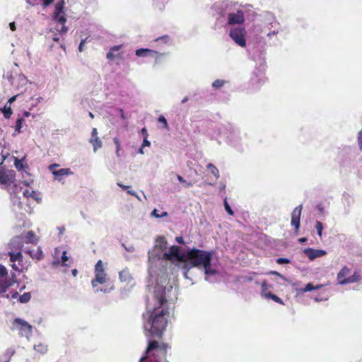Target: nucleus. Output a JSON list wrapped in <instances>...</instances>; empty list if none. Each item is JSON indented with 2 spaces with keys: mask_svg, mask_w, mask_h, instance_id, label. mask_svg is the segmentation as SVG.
I'll return each mask as SVG.
<instances>
[{
  "mask_svg": "<svg viewBox=\"0 0 362 362\" xmlns=\"http://www.w3.org/2000/svg\"><path fill=\"white\" fill-rule=\"evenodd\" d=\"M129 194L135 196L139 200H141L140 197L137 195L136 192L134 190H127Z\"/></svg>",
  "mask_w": 362,
  "mask_h": 362,
  "instance_id": "56",
  "label": "nucleus"
},
{
  "mask_svg": "<svg viewBox=\"0 0 362 362\" xmlns=\"http://www.w3.org/2000/svg\"><path fill=\"white\" fill-rule=\"evenodd\" d=\"M315 228L317 230V233L319 237L322 238V230L324 228L322 223L319 221H316Z\"/></svg>",
  "mask_w": 362,
  "mask_h": 362,
  "instance_id": "30",
  "label": "nucleus"
},
{
  "mask_svg": "<svg viewBox=\"0 0 362 362\" xmlns=\"http://www.w3.org/2000/svg\"><path fill=\"white\" fill-rule=\"evenodd\" d=\"M206 168H207L208 170H209L211 171V173L216 177V178H218L219 177L218 170L217 169V168L214 165H213L212 163H209L206 165Z\"/></svg>",
  "mask_w": 362,
  "mask_h": 362,
  "instance_id": "29",
  "label": "nucleus"
},
{
  "mask_svg": "<svg viewBox=\"0 0 362 362\" xmlns=\"http://www.w3.org/2000/svg\"><path fill=\"white\" fill-rule=\"evenodd\" d=\"M2 161L0 163V185L6 187L11 185L15 180L16 173L13 170H6L3 166L6 157L1 154Z\"/></svg>",
  "mask_w": 362,
  "mask_h": 362,
  "instance_id": "5",
  "label": "nucleus"
},
{
  "mask_svg": "<svg viewBox=\"0 0 362 362\" xmlns=\"http://www.w3.org/2000/svg\"><path fill=\"white\" fill-rule=\"evenodd\" d=\"M107 274L103 272H95V278L91 281V284L93 288L98 286V284H103L107 282Z\"/></svg>",
  "mask_w": 362,
  "mask_h": 362,
  "instance_id": "15",
  "label": "nucleus"
},
{
  "mask_svg": "<svg viewBox=\"0 0 362 362\" xmlns=\"http://www.w3.org/2000/svg\"><path fill=\"white\" fill-rule=\"evenodd\" d=\"M276 262L278 264H288L291 262V260L288 258H283V257H281V258H278L276 259Z\"/></svg>",
  "mask_w": 362,
  "mask_h": 362,
  "instance_id": "46",
  "label": "nucleus"
},
{
  "mask_svg": "<svg viewBox=\"0 0 362 362\" xmlns=\"http://www.w3.org/2000/svg\"><path fill=\"white\" fill-rule=\"evenodd\" d=\"M259 60V67L254 70L251 76V81L252 84L257 85V87H258V85L263 81L264 71L265 70V65L263 62V59L261 58Z\"/></svg>",
  "mask_w": 362,
  "mask_h": 362,
  "instance_id": "8",
  "label": "nucleus"
},
{
  "mask_svg": "<svg viewBox=\"0 0 362 362\" xmlns=\"http://www.w3.org/2000/svg\"><path fill=\"white\" fill-rule=\"evenodd\" d=\"M358 144L359 148L362 150V129L358 132Z\"/></svg>",
  "mask_w": 362,
  "mask_h": 362,
  "instance_id": "48",
  "label": "nucleus"
},
{
  "mask_svg": "<svg viewBox=\"0 0 362 362\" xmlns=\"http://www.w3.org/2000/svg\"><path fill=\"white\" fill-rule=\"evenodd\" d=\"M303 206L298 205L296 206L291 214V226L295 228V230L297 232L300 228V218L301 215Z\"/></svg>",
  "mask_w": 362,
  "mask_h": 362,
  "instance_id": "14",
  "label": "nucleus"
},
{
  "mask_svg": "<svg viewBox=\"0 0 362 362\" xmlns=\"http://www.w3.org/2000/svg\"><path fill=\"white\" fill-rule=\"evenodd\" d=\"M23 118L20 117L16 120V126H15V132L13 133V136H16L17 134L21 132V128L23 125Z\"/></svg>",
  "mask_w": 362,
  "mask_h": 362,
  "instance_id": "27",
  "label": "nucleus"
},
{
  "mask_svg": "<svg viewBox=\"0 0 362 362\" xmlns=\"http://www.w3.org/2000/svg\"><path fill=\"white\" fill-rule=\"evenodd\" d=\"M18 95H13V97H11V98H9V100L6 103L7 105L11 106V104L13 103L16 100V98L18 97Z\"/></svg>",
  "mask_w": 362,
  "mask_h": 362,
  "instance_id": "53",
  "label": "nucleus"
},
{
  "mask_svg": "<svg viewBox=\"0 0 362 362\" xmlns=\"http://www.w3.org/2000/svg\"><path fill=\"white\" fill-rule=\"evenodd\" d=\"M13 354H14V351H13V350L11 349H8V350L6 351V354H5V356H6V359L5 361H1L0 360V362H8V361H9V360H10L11 356Z\"/></svg>",
  "mask_w": 362,
  "mask_h": 362,
  "instance_id": "43",
  "label": "nucleus"
},
{
  "mask_svg": "<svg viewBox=\"0 0 362 362\" xmlns=\"http://www.w3.org/2000/svg\"><path fill=\"white\" fill-rule=\"evenodd\" d=\"M64 5V0H60V1L57 2L55 5V11L53 15V19L57 23H65L66 21L65 16L63 15Z\"/></svg>",
  "mask_w": 362,
  "mask_h": 362,
  "instance_id": "10",
  "label": "nucleus"
},
{
  "mask_svg": "<svg viewBox=\"0 0 362 362\" xmlns=\"http://www.w3.org/2000/svg\"><path fill=\"white\" fill-rule=\"evenodd\" d=\"M167 241L163 236L158 237L156 245L148 251L149 283L147 287L153 290L155 305L146 301V313L143 315L144 328L147 337L160 338L165 329L168 314L165 303L173 300L170 293L173 286L168 278V266L182 258L180 248L171 246L167 251Z\"/></svg>",
  "mask_w": 362,
  "mask_h": 362,
  "instance_id": "1",
  "label": "nucleus"
},
{
  "mask_svg": "<svg viewBox=\"0 0 362 362\" xmlns=\"http://www.w3.org/2000/svg\"><path fill=\"white\" fill-rule=\"evenodd\" d=\"M57 165L54 164L49 166V170L54 176V179L61 181L64 176H68L73 174L70 168H61L59 170H53Z\"/></svg>",
  "mask_w": 362,
  "mask_h": 362,
  "instance_id": "11",
  "label": "nucleus"
},
{
  "mask_svg": "<svg viewBox=\"0 0 362 362\" xmlns=\"http://www.w3.org/2000/svg\"><path fill=\"white\" fill-rule=\"evenodd\" d=\"M90 143L93 144V151L95 152L102 146V142L98 137H95V139H90Z\"/></svg>",
  "mask_w": 362,
  "mask_h": 362,
  "instance_id": "24",
  "label": "nucleus"
},
{
  "mask_svg": "<svg viewBox=\"0 0 362 362\" xmlns=\"http://www.w3.org/2000/svg\"><path fill=\"white\" fill-rule=\"evenodd\" d=\"M224 207L228 214H230V215L234 214V212L232 210L231 207L230 206L229 204L228 203L226 199H225V200H224Z\"/></svg>",
  "mask_w": 362,
  "mask_h": 362,
  "instance_id": "42",
  "label": "nucleus"
},
{
  "mask_svg": "<svg viewBox=\"0 0 362 362\" xmlns=\"http://www.w3.org/2000/svg\"><path fill=\"white\" fill-rule=\"evenodd\" d=\"M23 194L24 197L26 198H33V199L36 200L37 202H40L41 201V198L38 197L37 194L34 190H30L28 189H25L23 192Z\"/></svg>",
  "mask_w": 362,
  "mask_h": 362,
  "instance_id": "20",
  "label": "nucleus"
},
{
  "mask_svg": "<svg viewBox=\"0 0 362 362\" xmlns=\"http://www.w3.org/2000/svg\"><path fill=\"white\" fill-rule=\"evenodd\" d=\"M107 58L108 59H112L115 58V52H112L111 49L109 50V52L107 53Z\"/></svg>",
  "mask_w": 362,
  "mask_h": 362,
  "instance_id": "52",
  "label": "nucleus"
},
{
  "mask_svg": "<svg viewBox=\"0 0 362 362\" xmlns=\"http://www.w3.org/2000/svg\"><path fill=\"white\" fill-rule=\"evenodd\" d=\"M31 298V294L29 292L24 293L23 295L19 296L18 301L22 303H26L30 301Z\"/></svg>",
  "mask_w": 362,
  "mask_h": 362,
  "instance_id": "28",
  "label": "nucleus"
},
{
  "mask_svg": "<svg viewBox=\"0 0 362 362\" xmlns=\"http://www.w3.org/2000/svg\"><path fill=\"white\" fill-rule=\"evenodd\" d=\"M105 272L103 269V262L101 260H98L95 266V272Z\"/></svg>",
  "mask_w": 362,
  "mask_h": 362,
  "instance_id": "39",
  "label": "nucleus"
},
{
  "mask_svg": "<svg viewBox=\"0 0 362 362\" xmlns=\"http://www.w3.org/2000/svg\"><path fill=\"white\" fill-rule=\"evenodd\" d=\"M280 23L276 17L272 13H267L265 16L264 28L259 33H265L268 37L276 35L279 33Z\"/></svg>",
  "mask_w": 362,
  "mask_h": 362,
  "instance_id": "3",
  "label": "nucleus"
},
{
  "mask_svg": "<svg viewBox=\"0 0 362 362\" xmlns=\"http://www.w3.org/2000/svg\"><path fill=\"white\" fill-rule=\"evenodd\" d=\"M122 246L124 247V249L129 252H133L135 250V248L134 245H125L124 243L122 244Z\"/></svg>",
  "mask_w": 362,
  "mask_h": 362,
  "instance_id": "49",
  "label": "nucleus"
},
{
  "mask_svg": "<svg viewBox=\"0 0 362 362\" xmlns=\"http://www.w3.org/2000/svg\"><path fill=\"white\" fill-rule=\"evenodd\" d=\"M151 215L155 216V217H156V218H161V217L167 216H168V213L166 211H163V212H161V214H159L158 210L155 209L152 211Z\"/></svg>",
  "mask_w": 362,
  "mask_h": 362,
  "instance_id": "37",
  "label": "nucleus"
},
{
  "mask_svg": "<svg viewBox=\"0 0 362 362\" xmlns=\"http://www.w3.org/2000/svg\"><path fill=\"white\" fill-rule=\"evenodd\" d=\"M117 185H118L119 187H121L122 189H128V188H129V187H128V186H127V185H124L123 184H122V183H120V182H118V183H117Z\"/></svg>",
  "mask_w": 362,
  "mask_h": 362,
  "instance_id": "64",
  "label": "nucleus"
},
{
  "mask_svg": "<svg viewBox=\"0 0 362 362\" xmlns=\"http://www.w3.org/2000/svg\"><path fill=\"white\" fill-rule=\"evenodd\" d=\"M54 0H43V6L44 7H47L49 6L52 3H53Z\"/></svg>",
  "mask_w": 362,
  "mask_h": 362,
  "instance_id": "57",
  "label": "nucleus"
},
{
  "mask_svg": "<svg viewBox=\"0 0 362 362\" xmlns=\"http://www.w3.org/2000/svg\"><path fill=\"white\" fill-rule=\"evenodd\" d=\"M224 83H225V81L217 79L213 82L212 86L214 88H220L224 85Z\"/></svg>",
  "mask_w": 362,
  "mask_h": 362,
  "instance_id": "38",
  "label": "nucleus"
},
{
  "mask_svg": "<svg viewBox=\"0 0 362 362\" xmlns=\"http://www.w3.org/2000/svg\"><path fill=\"white\" fill-rule=\"evenodd\" d=\"M23 234L13 237L8 244L10 250L15 252H22L24 245Z\"/></svg>",
  "mask_w": 362,
  "mask_h": 362,
  "instance_id": "9",
  "label": "nucleus"
},
{
  "mask_svg": "<svg viewBox=\"0 0 362 362\" xmlns=\"http://www.w3.org/2000/svg\"><path fill=\"white\" fill-rule=\"evenodd\" d=\"M13 284V280L8 277L6 268L0 264V294L4 293Z\"/></svg>",
  "mask_w": 362,
  "mask_h": 362,
  "instance_id": "7",
  "label": "nucleus"
},
{
  "mask_svg": "<svg viewBox=\"0 0 362 362\" xmlns=\"http://www.w3.org/2000/svg\"><path fill=\"white\" fill-rule=\"evenodd\" d=\"M11 329L13 331H18L21 337H25L27 339L32 335L33 326L21 318H15Z\"/></svg>",
  "mask_w": 362,
  "mask_h": 362,
  "instance_id": "4",
  "label": "nucleus"
},
{
  "mask_svg": "<svg viewBox=\"0 0 362 362\" xmlns=\"http://www.w3.org/2000/svg\"><path fill=\"white\" fill-rule=\"evenodd\" d=\"M141 134L144 136V137H147L148 136V133H147V130L146 128H143L141 131Z\"/></svg>",
  "mask_w": 362,
  "mask_h": 362,
  "instance_id": "62",
  "label": "nucleus"
},
{
  "mask_svg": "<svg viewBox=\"0 0 362 362\" xmlns=\"http://www.w3.org/2000/svg\"><path fill=\"white\" fill-rule=\"evenodd\" d=\"M14 159H15L14 165H15L16 168L18 170H22L24 168V165L23 164L24 158L18 159L17 158H14Z\"/></svg>",
  "mask_w": 362,
  "mask_h": 362,
  "instance_id": "34",
  "label": "nucleus"
},
{
  "mask_svg": "<svg viewBox=\"0 0 362 362\" xmlns=\"http://www.w3.org/2000/svg\"><path fill=\"white\" fill-rule=\"evenodd\" d=\"M113 142L116 146V151H115V153H116V156L117 157H120L121 155H120V142H119V140L118 138L117 137H115L113 138Z\"/></svg>",
  "mask_w": 362,
  "mask_h": 362,
  "instance_id": "33",
  "label": "nucleus"
},
{
  "mask_svg": "<svg viewBox=\"0 0 362 362\" xmlns=\"http://www.w3.org/2000/svg\"><path fill=\"white\" fill-rule=\"evenodd\" d=\"M42 0H26V2L30 5L35 6L40 4Z\"/></svg>",
  "mask_w": 362,
  "mask_h": 362,
  "instance_id": "51",
  "label": "nucleus"
},
{
  "mask_svg": "<svg viewBox=\"0 0 362 362\" xmlns=\"http://www.w3.org/2000/svg\"><path fill=\"white\" fill-rule=\"evenodd\" d=\"M267 298L272 299L274 302L278 303L279 304H284L283 300L279 297L273 294L272 293L267 294Z\"/></svg>",
  "mask_w": 362,
  "mask_h": 362,
  "instance_id": "36",
  "label": "nucleus"
},
{
  "mask_svg": "<svg viewBox=\"0 0 362 362\" xmlns=\"http://www.w3.org/2000/svg\"><path fill=\"white\" fill-rule=\"evenodd\" d=\"M24 236V243H33L34 242L35 233L30 230L26 234H23Z\"/></svg>",
  "mask_w": 362,
  "mask_h": 362,
  "instance_id": "23",
  "label": "nucleus"
},
{
  "mask_svg": "<svg viewBox=\"0 0 362 362\" xmlns=\"http://www.w3.org/2000/svg\"><path fill=\"white\" fill-rule=\"evenodd\" d=\"M65 23H57V25L56 26V30L58 31L60 34H63L67 32V28L64 25Z\"/></svg>",
  "mask_w": 362,
  "mask_h": 362,
  "instance_id": "31",
  "label": "nucleus"
},
{
  "mask_svg": "<svg viewBox=\"0 0 362 362\" xmlns=\"http://www.w3.org/2000/svg\"><path fill=\"white\" fill-rule=\"evenodd\" d=\"M34 349L36 350L37 352L44 354L47 351V346L42 344H39L37 345L34 346Z\"/></svg>",
  "mask_w": 362,
  "mask_h": 362,
  "instance_id": "35",
  "label": "nucleus"
},
{
  "mask_svg": "<svg viewBox=\"0 0 362 362\" xmlns=\"http://www.w3.org/2000/svg\"><path fill=\"white\" fill-rule=\"evenodd\" d=\"M177 180L180 182L184 183L186 187H189L192 186V182H187L182 176L177 175Z\"/></svg>",
  "mask_w": 362,
  "mask_h": 362,
  "instance_id": "44",
  "label": "nucleus"
},
{
  "mask_svg": "<svg viewBox=\"0 0 362 362\" xmlns=\"http://www.w3.org/2000/svg\"><path fill=\"white\" fill-rule=\"evenodd\" d=\"M212 252L193 248L186 255L182 254V258L175 261L178 267L183 269V275L185 279H191L188 276L189 270L193 267H202L204 270L205 280L209 283L216 281L217 269L211 263Z\"/></svg>",
  "mask_w": 362,
  "mask_h": 362,
  "instance_id": "2",
  "label": "nucleus"
},
{
  "mask_svg": "<svg viewBox=\"0 0 362 362\" xmlns=\"http://www.w3.org/2000/svg\"><path fill=\"white\" fill-rule=\"evenodd\" d=\"M8 255L10 257V261L11 262H18V264H20L21 262H23V255L21 252H15L10 250L8 252Z\"/></svg>",
  "mask_w": 362,
  "mask_h": 362,
  "instance_id": "19",
  "label": "nucleus"
},
{
  "mask_svg": "<svg viewBox=\"0 0 362 362\" xmlns=\"http://www.w3.org/2000/svg\"><path fill=\"white\" fill-rule=\"evenodd\" d=\"M3 113L5 118L8 119L13 113L11 106L7 105V104H6L3 109Z\"/></svg>",
  "mask_w": 362,
  "mask_h": 362,
  "instance_id": "32",
  "label": "nucleus"
},
{
  "mask_svg": "<svg viewBox=\"0 0 362 362\" xmlns=\"http://www.w3.org/2000/svg\"><path fill=\"white\" fill-rule=\"evenodd\" d=\"M97 134H98L97 129L95 128H93L92 130V133H91V139H95V137H98Z\"/></svg>",
  "mask_w": 362,
  "mask_h": 362,
  "instance_id": "58",
  "label": "nucleus"
},
{
  "mask_svg": "<svg viewBox=\"0 0 362 362\" xmlns=\"http://www.w3.org/2000/svg\"><path fill=\"white\" fill-rule=\"evenodd\" d=\"M9 28H10V29H11L12 31L16 30V27L15 23H14V22L10 23H9Z\"/></svg>",
  "mask_w": 362,
  "mask_h": 362,
  "instance_id": "60",
  "label": "nucleus"
},
{
  "mask_svg": "<svg viewBox=\"0 0 362 362\" xmlns=\"http://www.w3.org/2000/svg\"><path fill=\"white\" fill-rule=\"evenodd\" d=\"M119 279L122 281H129L131 279L130 274L127 270H122L119 273Z\"/></svg>",
  "mask_w": 362,
  "mask_h": 362,
  "instance_id": "26",
  "label": "nucleus"
},
{
  "mask_svg": "<svg viewBox=\"0 0 362 362\" xmlns=\"http://www.w3.org/2000/svg\"><path fill=\"white\" fill-rule=\"evenodd\" d=\"M322 286V285H317L316 286H313L312 283H308L305 285V288H301L300 291L302 292H308L311 291L313 290H317L320 288Z\"/></svg>",
  "mask_w": 362,
  "mask_h": 362,
  "instance_id": "25",
  "label": "nucleus"
},
{
  "mask_svg": "<svg viewBox=\"0 0 362 362\" xmlns=\"http://www.w3.org/2000/svg\"><path fill=\"white\" fill-rule=\"evenodd\" d=\"M150 145H151V142L147 139V137H144L141 146L145 147V146H149Z\"/></svg>",
  "mask_w": 362,
  "mask_h": 362,
  "instance_id": "54",
  "label": "nucleus"
},
{
  "mask_svg": "<svg viewBox=\"0 0 362 362\" xmlns=\"http://www.w3.org/2000/svg\"><path fill=\"white\" fill-rule=\"evenodd\" d=\"M350 272V269L347 267H344L337 274V280L340 284V281L345 278Z\"/></svg>",
  "mask_w": 362,
  "mask_h": 362,
  "instance_id": "22",
  "label": "nucleus"
},
{
  "mask_svg": "<svg viewBox=\"0 0 362 362\" xmlns=\"http://www.w3.org/2000/svg\"><path fill=\"white\" fill-rule=\"evenodd\" d=\"M18 80L22 85L26 84L28 80L24 75H19Z\"/></svg>",
  "mask_w": 362,
  "mask_h": 362,
  "instance_id": "50",
  "label": "nucleus"
},
{
  "mask_svg": "<svg viewBox=\"0 0 362 362\" xmlns=\"http://www.w3.org/2000/svg\"><path fill=\"white\" fill-rule=\"evenodd\" d=\"M114 289V286H111L110 288H98V286L94 288V291L95 292H98V291H100V292H103V293H109L110 291L113 290Z\"/></svg>",
  "mask_w": 362,
  "mask_h": 362,
  "instance_id": "40",
  "label": "nucleus"
},
{
  "mask_svg": "<svg viewBox=\"0 0 362 362\" xmlns=\"http://www.w3.org/2000/svg\"><path fill=\"white\" fill-rule=\"evenodd\" d=\"M25 252L29 253V254H30V255L32 257H36L37 259H40V257L37 256L36 255H33V252H32V251H30V250H27V251H25Z\"/></svg>",
  "mask_w": 362,
  "mask_h": 362,
  "instance_id": "61",
  "label": "nucleus"
},
{
  "mask_svg": "<svg viewBox=\"0 0 362 362\" xmlns=\"http://www.w3.org/2000/svg\"><path fill=\"white\" fill-rule=\"evenodd\" d=\"M4 78H6L11 84H13V76L11 72L7 71L6 74H4Z\"/></svg>",
  "mask_w": 362,
  "mask_h": 362,
  "instance_id": "47",
  "label": "nucleus"
},
{
  "mask_svg": "<svg viewBox=\"0 0 362 362\" xmlns=\"http://www.w3.org/2000/svg\"><path fill=\"white\" fill-rule=\"evenodd\" d=\"M158 121L162 124H163V127L165 128V129H168V122H167V120L165 118L164 116L163 115H160L158 119Z\"/></svg>",
  "mask_w": 362,
  "mask_h": 362,
  "instance_id": "45",
  "label": "nucleus"
},
{
  "mask_svg": "<svg viewBox=\"0 0 362 362\" xmlns=\"http://www.w3.org/2000/svg\"><path fill=\"white\" fill-rule=\"evenodd\" d=\"M136 55L139 57H152L157 58L158 53L154 50L140 48L136 50Z\"/></svg>",
  "mask_w": 362,
  "mask_h": 362,
  "instance_id": "16",
  "label": "nucleus"
},
{
  "mask_svg": "<svg viewBox=\"0 0 362 362\" xmlns=\"http://www.w3.org/2000/svg\"><path fill=\"white\" fill-rule=\"evenodd\" d=\"M12 202L13 204L17 205L18 208L22 207V202L20 200V197H18L16 195L12 196Z\"/></svg>",
  "mask_w": 362,
  "mask_h": 362,
  "instance_id": "41",
  "label": "nucleus"
},
{
  "mask_svg": "<svg viewBox=\"0 0 362 362\" xmlns=\"http://www.w3.org/2000/svg\"><path fill=\"white\" fill-rule=\"evenodd\" d=\"M361 279V276L356 272L349 277L344 278L340 281V285H345L351 283H356Z\"/></svg>",
  "mask_w": 362,
  "mask_h": 362,
  "instance_id": "17",
  "label": "nucleus"
},
{
  "mask_svg": "<svg viewBox=\"0 0 362 362\" xmlns=\"http://www.w3.org/2000/svg\"><path fill=\"white\" fill-rule=\"evenodd\" d=\"M154 4L158 8V9H160V10H162L163 8L164 7V4H159L158 0H155L154 1Z\"/></svg>",
  "mask_w": 362,
  "mask_h": 362,
  "instance_id": "55",
  "label": "nucleus"
},
{
  "mask_svg": "<svg viewBox=\"0 0 362 362\" xmlns=\"http://www.w3.org/2000/svg\"><path fill=\"white\" fill-rule=\"evenodd\" d=\"M272 288V286L269 285L266 281H264L262 283V290H261V296L265 298H267V294L272 293L270 289Z\"/></svg>",
  "mask_w": 362,
  "mask_h": 362,
  "instance_id": "21",
  "label": "nucleus"
},
{
  "mask_svg": "<svg viewBox=\"0 0 362 362\" xmlns=\"http://www.w3.org/2000/svg\"><path fill=\"white\" fill-rule=\"evenodd\" d=\"M245 34V28H235L230 29L229 36L238 45L245 47L246 46Z\"/></svg>",
  "mask_w": 362,
  "mask_h": 362,
  "instance_id": "6",
  "label": "nucleus"
},
{
  "mask_svg": "<svg viewBox=\"0 0 362 362\" xmlns=\"http://www.w3.org/2000/svg\"><path fill=\"white\" fill-rule=\"evenodd\" d=\"M175 240L180 244H184L185 243H184V240H183V238L182 237H177Z\"/></svg>",
  "mask_w": 362,
  "mask_h": 362,
  "instance_id": "63",
  "label": "nucleus"
},
{
  "mask_svg": "<svg viewBox=\"0 0 362 362\" xmlns=\"http://www.w3.org/2000/svg\"><path fill=\"white\" fill-rule=\"evenodd\" d=\"M121 45H117V46H114V47H112L110 49H111L112 52H117L119 50V49L121 48Z\"/></svg>",
  "mask_w": 362,
  "mask_h": 362,
  "instance_id": "59",
  "label": "nucleus"
},
{
  "mask_svg": "<svg viewBox=\"0 0 362 362\" xmlns=\"http://www.w3.org/2000/svg\"><path fill=\"white\" fill-rule=\"evenodd\" d=\"M303 252L309 258L310 260H314L316 258L325 256L327 252L324 250L313 249V248H305Z\"/></svg>",
  "mask_w": 362,
  "mask_h": 362,
  "instance_id": "13",
  "label": "nucleus"
},
{
  "mask_svg": "<svg viewBox=\"0 0 362 362\" xmlns=\"http://www.w3.org/2000/svg\"><path fill=\"white\" fill-rule=\"evenodd\" d=\"M68 259L69 257L66 255V252L63 251L60 259L55 257V259L53 261L52 264L55 267L59 265L68 266V264L66 263L68 261Z\"/></svg>",
  "mask_w": 362,
  "mask_h": 362,
  "instance_id": "18",
  "label": "nucleus"
},
{
  "mask_svg": "<svg viewBox=\"0 0 362 362\" xmlns=\"http://www.w3.org/2000/svg\"><path fill=\"white\" fill-rule=\"evenodd\" d=\"M245 21L244 13L239 10L236 13H230L228 16L229 25L242 24Z\"/></svg>",
  "mask_w": 362,
  "mask_h": 362,
  "instance_id": "12",
  "label": "nucleus"
}]
</instances>
